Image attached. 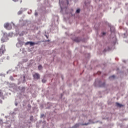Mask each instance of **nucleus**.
Listing matches in <instances>:
<instances>
[{"instance_id": "nucleus-1", "label": "nucleus", "mask_w": 128, "mask_h": 128, "mask_svg": "<svg viewBox=\"0 0 128 128\" xmlns=\"http://www.w3.org/2000/svg\"><path fill=\"white\" fill-rule=\"evenodd\" d=\"M4 52H6V47L4 45H2L0 48V56H2L4 54Z\"/></svg>"}, {"instance_id": "nucleus-2", "label": "nucleus", "mask_w": 128, "mask_h": 128, "mask_svg": "<svg viewBox=\"0 0 128 128\" xmlns=\"http://www.w3.org/2000/svg\"><path fill=\"white\" fill-rule=\"evenodd\" d=\"M4 28H6V30H12V25L8 23H6L5 24H4Z\"/></svg>"}, {"instance_id": "nucleus-3", "label": "nucleus", "mask_w": 128, "mask_h": 128, "mask_svg": "<svg viewBox=\"0 0 128 128\" xmlns=\"http://www.w3.org/2000/svg\"><path fill=\"white\" fill-rule=\"evenodd\" d=\"M33 78H34V80H40V74L35 73L33 74Z\"/></svg>"}, {"instance_id": "nucleus-4", "label": "nucleus", "mask_w": 128, "mask_h": 128, "mask_svg": "<svg viewBox=\"0 0 128 128\" xmlns=\"http://www.w3.org/2000/svg\"><path fill=\"white\" fill-rule=\"evenodd\" d=\"M28 44H30V46H32L34 44H38V43H34L32 42H28L25 43V46H28Z\"/></svg>"}, {"instance_id": "nucleus-5", "label": "nucleus", "mask_w": 128, "mask_h": 128, "mask_svg": "<svg viewBox=\"0 0 128 128\" xmlns=\"http://www.w3.org/2000/svg\"><path fill=\"white\" fill-rule=\"evenodd\" d=\"M116 106L118 108H122V106H124V105H122V104H120L118 102H116Z\"/></svg>"}, {"instance_id": "nucleus-6", "label": "nucleus", "mask_w": 128, "mask_h": 128, "mask_svg": "<svg viewBox=\"0 0 128 128\" xmlns=\"http://www.w3.org/2000/svg\"><path fill=\"white\" fill-rule=\"evenodd\" d=\"M74 40L76 42H80V39L78 38H75Z\"/></svg>"}, {"instance_id": "nucleus-7", "label": "nucleus", "mask_w": 128, "mask_h": 128, "mask_svg": "<svg viewBox=\"0 0 128 128\" xmlns=\"http://www.w3.org/2000/svg\"><path fill=\"white\" fill-rule=\"evenodd\" d=\"M42 68V65H40L38 66V70H40Z\"/></svg>"}, {"instance_id": "nucleus-8", "label": "nucleus", "mask_w": 128, "mask_h": 128, "mask_svg": "<svg viewBox=\"0 0 128 128\" xmlns=\"http://www.w3.org/2000/svg\"><path fill=\"white\" fill-rule=\"evenodd\" d=\"M78 124H76L72 127V128H78Z\"/></svg>"}, {"instance_id": "nucleus-9", "label": "nucleus", "mask_w": 128, "mask_h": 128, "mask_svg": "<svg viewBox=\"0 0 128 128\" xmlns=\"http://www.w3.org/2000/svg\"><path fill=\"white\" fill-rule=\"evenodd\" d=\"M2 90H0V96H2Z\"/></svg>"}, {"instance_id": "nucleus-10", "label": "nucleus", "mask_w": 128, "mask_h": 128, "mask_svg": "<svg viewBox=\"0 0 128 128\" xmlns=\"http://www.w3.org/2000/svg\"><path fill=\"white\" fill-rule=\"evenodd\" d=\"M4 124L2 120V119H0V124Z\"/></svg>"}, {"instance_id": "nucleus-11", "label": "nucleus", "mask_w": 128, "mask_h": 128, "mask_svg": "<svg viewBox=\"0 0 128 128\" xmlns=\"http://www.w3.org/2000/svg\"><path fill=\"white\" fill-rule=\"evenodd\" d=\"M80 12V9H78L76 11V12L77 14H79Z\"/></svg>"}, {"instance_id": "nucleus-12", "label": "nucleus", "mask_w": 128, "mask_h": 128, "mask_svg": "<svg viewBox=\"0 0 128 128\" xmlns=\"http://www.w3.org/2000/svg\"><path fill=\"white\" fill-rule=\"evenodd\" d=\"M22 14V11L20 10L18 12V14Z\"/></svg>"}, {"instance_id": "nucleus-13", "label": "nucleus", "mask_w": 128, "mask_h": 128, "mask_svg": "<svg viewBox=\"0 0 128 128\" xmlns=\"http://www.w3.org/2000/svg\"><path fill=\"white\" fill-rule=\"evenodd\" d=\"M115 76H110V78H114Z\"/></svg>"}, {"instance_id": "nucleus-14", "label": "nucleus", "mask_w": 128, "mask_h": 128, "mask_svg": "<svg viewBox=\"0 0 128 128\" xmlns=\"http://www.w3.org/2000/svg\"><path fill=\"white\" fill-rule=\"evenodd\" d=\"M1 41L2 42H4V39L2 38V39L1 40Z\"/></svg>"}, {"instance_id": "nucleus-15", "label": "nucleus", "mask_w": 128, "mask_h": 128, "mask_svg": "<svg viewBox=\"0 0 128 128\" xmlns=\"http://www.w3.org/2000/svg\"><path fill=\"white\" fill-rule=\"evenodd\" d=\"M46 82V80H44V79H43L42 80V82Z\"/></svg>"}, {"instance_id": "nucleus-16", "label": "nucleus", "mask_w": 128, "mask_h": 128, "mask_svg": "<svg viewBox=\"0 0 128 128\" xmlns=\"http://www.w3.org/2000/svg\"><path fill=\"white\" fill-rule=\"evenodd\" d=\"M88 123L82 124V126H88Z\"/></svg>"}, {"instance_id": "nucleus-17", "label": "nucleus", "mask_w": 128, "mask_h": 128, "mask_svg": "<svg viewBox=\"0 0 128 128\" xmlns=\"http://www.w3.org/2000/svg\"><path fill=\"white\" fill-rule=\"evenodd\" d=\"M13 0V2H18V0Z\"/></svg>"}, {"instance_id": "nucleus-18", "label": "nucleus", "mask_w": 128, "mask_h": 128, "mask_svg": "<svg viewBox=\"0 0 128 128\" xmlns=\"http://www.w3.org/2000/svg\"><path fill=\"white\" fill-rule=\"evenodd\" d=\"M35 16H38V12L35 13Z\"/></svg>"}, {"instance_id": "nucleus-19", "label": "nucleus", "mask_w": 128, "mask_h": 128, "mask_svg": "<svg viewBox=\"0 0 128 128\" xmlns=\"http://www.w3.org/2000/svg\"><path fill=\"white\" fill-rule=\"evenodd\" d=\"M102 34H103V36H104V34H106V32H103Z\"/></svg>"}, {"instance_id": "nucleus-20", "label": "nucleus", "mask_w": 128, "mask_h": 128, "mask_svg": "<svg viewBox=\"0 0 128 128\" xmlns=\"http://www.w3.org/2000/svg\"><path fill=\"white\" fill-rule=\"evenodd\" d=\"M22 0H21L20 1V4H22Z\"/></svg>"}, {"instance_id": "nucleus-21", "label": "nucleus", "mask_w": 128, "mask_h": 128, "mask_svg": "<svg viewBox=\"0 0 128 128\" xmlns=\"http://www.w3.org/2000/svg\"><path fill=\"white\" fill-rule=\"evenodd\" d=\"M68 4V0H67Z\"/></svg>"}, {"instance_id": "nucleus-22", "label": "nucleus", "mask_w": 128, "mask_h": 128, "mask_svg": "<svg viewBox=\"0 0 128 128\" xmlns=\"http://www.w3.org/2000/svg\"><path fill=\"white\" fill-rule=\"evenodd\" d=\"M46 38H48V36H46Z\"/></svg>"}, {"instance_id": "nucleus-23", "label": "nucleus", "mask_w": 128, "mask_h": 128, "mask_svg": "<svg viewBox=\"0 0 128 128\" xmlns=\"http://www.w3.org/2000/svg\"><path fill=\"white\" fill-rule=\"evenodd\" d=\"M16 106H17V104H16Z\"/></svg>"}]
</instances>
